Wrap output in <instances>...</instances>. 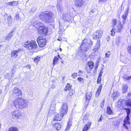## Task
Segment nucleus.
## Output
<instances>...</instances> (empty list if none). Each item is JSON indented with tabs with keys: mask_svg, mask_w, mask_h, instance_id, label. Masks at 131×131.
<instances>
[{
	"mask_svg": "<svg viewBox=\"0 0 131 131\" xmlns=\"http://www.w3.org/2000/svg\"><path fill=\"white\" fill-rule=\"evenodd\" d=\"M54 14L53 13L46 11L40 14L39 17L40 19L46 23H49L54 21Z\"/></svg>",
	"mask_w": 131,
	"mask_h": 131,
	"instance_id": "obj_1",
	"label": "nucleus"
},
{
	"mask_svg": "<svg viewBox=\"0 0 131 131\" xmlns=\"http://www.w3.org/2000/svg\"><path fill=\"white\" fill-rule=\"evenodd\" d=\"M14 105L16 108H27L29 104L28 101L25 99H18L13 102Z\"/></svg>",
	"mask_w": 131,
	"mask_h": 131,
	"instance_id": "obj_2",
	"label": "nucleus"
},
{
	"mask_svg": "<svg viewBox=\"0 0 131 131\" xmlns=\"http://www.w3.org/2000/svg\"><path fill=\"white\" fill-rule=\"evenodd\" d=\"M93 44V42L90 39H84L80 46L81 52H83L87 51L91 48Z\"/></svg>",
	"mask_w": 131,
	"mask_h": 131,
	"instance_id": "obj_3",
	"label": "nucleus"
},
{
	"mask_svg": "<svg viewBox=\"0 0 131 131\" xmlns=\"http://www.w3.org/2000/svg\"><path fill=\"white\" fill-rule=\"evenodd\" d=\"M36 27H39L38 29V33L40 34L45 36L48 33V28L43 25L42 23H37Z\"/></svg>",
	"mask_w": 131,
	"mask_h": 131,
	"instance_id": "obj_4",
	"label": "nucleus"
},
{
	"mask_svg": "<svg viewBox=\"0 0 131 131\" xmlns=\"http://www.w3.org/2000/svg\"><path fill=\"white\" fill-rule=\"evenodd\" d=\"M24 47L29 49H35L37 48V45L35 41L31 40L30 41H28L25 42Z\"/></svg>",
	"mask_w": 131,
	"mask_h": 131,
	"instance_id": "obj_5",
	"label": "nucleus"
},
{
	"mask_svg": "<svg viewBox=\"0 0 131 131\" xmlns=\"http://www.w3.org/2000/svg\"><path fill=\"white\" fill-rule=\"evenodd\" d=\"M37 41L39 46L40 47H43L46 45V40L41 36H39Z\"/></svg>",
	"mask_w": 131,
	"mask_h": 131,
	"instance_id": "obj_6",
	"label": "nucleus"
},
{
	"mask_svg": "<svg viewBox=\"0 0 131 131\" xmlns=\"http://www.w3.org/2000/svg\"><path fill=\"white\" fill-rule=\"evenodd\" d=\"M68 107L66 103H63L60 110V113L63 115H66L67 113Z\"/></svg>",
	"mask_w": 131,
	"mask_h": 131,
	"instance_id": "obj_7",
	"label": "nucleus"
},
{
	"mask_svg": "<svg viewBox=\"0 0 131 131\" xmlns=\"http://www.w3.org/2000/svg\"><path fill=\"white\" fill-rule=\"evenodd\" d=\"M22 51L21 48H19L18 50H14L12 51L11 54V57L14 58L17 57L18 54L19 53Z\"/></svg>",
	"mask_w": 131,
	"mask_h": 131,
	"instance_id": "obj_8",
	"label": "nucleus"
},
{
	"mask_svg": "<svg viewBox=\"0 0 131 131\" xmlns=\"http://www.w3.org/2000/svg\"><path fill=\"white\" fill-rule=\"evenodd\" d=\"M13 118L15 119H17L21 117V114L17 111H14L12 112Z\"/></svg>",
	"mask_w": 131,
	"mask_h": 131,
	"instance_id": "obj_9",
	"label": "nucleus"
},
{
	"mask_svg": "<svg viewBox=\"0 0 131 131\" xmlns=\"http://www.w3.org/2000/svg\"><path fill=\"white\" fill-rule=\"evenodd\" d=\"M4 20L5 22H7L8 25H10L12 22V20L11 16H8L7 15L4 16Z\"/></svg>",
	"mask_w": 131,
	"mask_h": 131,
	"instance_id": "obj_10",
	"label": "nucleus"
},
{
	"mask_svg": "<svg viewBox=\"0 0 131 131\" xmlns=\"http://www.w3.org/2000/svg\"><path fill=\"white\" fill-rule=\"evenodd\" d=\"M73 2L75 5L78 7H81L84 3L82 0H74Z\"/></svg>",
	"mask_w": 131,
	"mask_h": 131,
	"instance_id": "obj_11",
	"label": "nucleus"
},
{
	"mask_svg": "<svg viewBox=\"0 0 131 131\" xmlns=\"http://www.w3.org/2000/svg\"><path fill=\"white\" fill-rule=\"evenodd\" d=\"M102 33L103 32L101 30L97 31L94 33L93 38L95 39V38H101Z\"/></svg>",
	"mask_w": 131,
	"mask_h": 131,
	"instance_id": "obj_12",
	"label": "nucleus"
},
{
	"mask_svg": "<svg viewBox=\"0 0 131 131\" xmlns=\"http://www.w3.org/2000/svg\"><path fill=\"white\" fill-rule=\"evenodd\" d=\"M13 92L14 93V95L15 94L18 96L21 95L22 94L21 92L19 89L17 88H15L13 90Z\"/></svg>",
	"mask_w": 131,
	"mask_h": 131,
	"instance_id": "obj_13",
	"label": "nucleus"
},
{
	"mask_svg": "<svg viewBox=\"0 0 131 131\" xmlns=\"http://www.w3.org/2000/svg\"><path fill=\"white\" fill-rule=\"evenodd\" d=\"M63 116V115L61 114L60 112L59 113L56 114L54 117L53 120L54 121H60Z\"/></svg>",
	"mask_w": 131,
	"mask_h": 131,
	"instance_id": "obj_14",
	"label": "nucleus"
},
{
	"mask_svg": "<svg viewBox=\"0 0 131 131\" xmlns=\"http://www.w3.org/2000/svg\"><path fill=\"white\" fill-rule=\"evenodd\" d=\"M63 16L62 19V18L61 19L62 20L63 19L64 21H68L71 18L70 14L68 13H65L64 14Z\"/></svg>",
	"mask_w": 131,
	"mask_h": 131,
	"instance_id": "obj_15",
	"label": "nucleus"
},
{
	"mask_svg": "<svg viewBox=\"0 0 131 131\" xmlns=\"http://www.w3.org/2000/svg\"><path fill=\"white\" fill-rule=\"evenodd\" d=\"M61 125L58 123H56L52 125V127L54 130H59L60 129Z\"/></svg>",
	"mask_w": 131,
	"mask_h": 131,
	"instance_id": "obj_16",
	"label": "nucleus"
},
{
	"mask_svg": "<svg viewBox=\"0 0 131 131\" xmlns=\"http://www.w3.org/2000/svg\"><path fill=\"white\" fill-rule=\"evenodd\" d=\"M124 123L123 124V126L127 130L128 129V127L127 125H129L130 123L129 122V119L127 120L126 119H124Z\"/></svg>",
	"mask_w": 131,
	"mask_h": 131,
	"instance_id": "obj_17",
	"label": "nucleus"
},
{
	"mask_svg": "<svg viewBox=\"0 0 131 131\" xmlns=\"http://www.w3.org/2000/svg\"><path fill=\"white\" fill-rule=\"evenodd\" d=\"M124 109L126 110L127 114V115L125 119H126L127 120L129 119H130L129 115L131 112V109L130 108H124Z\"/></svg>",
	"mask_w": 131,
	"mask_h": 131,
	"instance_id": "obj_18",
	"label": "nucleus"
},
{
	"mask_svg": "<svg viewBox=\"0 0 131 131\" xmlns=\"http://www.w3.org/2000/svg\"><path fill=\"white\" fill-rule=\"evenodd\" d=\"M129 9V7L128 6L126 8V10L124 14L122 16L123 19H126Z\"/></svg>",
	"mask_w": 131,
	"mask_h": 131,
	"instance_id": "obj_19",
	"label": "nucleus"
},
{
	"mask_svg": "<svg viewBox=\"0 0 131 131\" xmlns=\"http://www.w3.org/2000/svg\"><path fill=\"white\" fill-rule=\"evenodd\" d=\"M14 30H12L8 34L6 37L5 39L6 40H9L10 39L14 34Z\"/></svg>",
	"mask_w": 131,
	"mask_h": 131,
	"instance_id": "obj_20",
	"label": "nucleus"
},
{
	"mask_svg": "<svg viewBox=\"0 0 131 131\" xmlns=\"http://www.w3.org/2000/svg\"><path fill=\"white\" fill-rule=\"evenodd\" d=\"M91 124V122H89L86 124L82 129L83 131H87L90 128V125Z\"/></svg>",
	"mask_w": 131,
	"mask_h": 131,
	"instance_id": "obj_21",
	"label": "nucleus"
},
{
	"mask_svg": "<svg viewBox=\"0 0 131 131\" xmlns=\"http://www.w3.org/2000/svg\"><path fill=\"white\" fill-rule=\"evenodd\" d=\"M88 64L90 69H92L93 68L94 66V63L93 61H90L88 62Z\"/></svg>",
	"mask_w": 131,
	"mask_h": 131,
	"instance_id": "obj_22",
	"label": "nucleus"
},
{
	"mask_svg": "<svg viewBox=\"0 0 131 131\" xmlns=\"http://www.w3.org/2000/svg\"><path fill=\"white\" fill-rule=\"evenodd\" d=\"M71 85H70V84L69 83H68L64 89V90L65 91H67L70 90L71 87Z\"/></svg>",
	"mask_w": 131,
	"mask_h": 131,
	"instance_id": "obj_23",
	"label": "nucleus"
},
{
	"mask_svg": "<svg viewBox=\"0 0 131 131\" xmlns=\"http://www.w3.org/2000/svg\"><path fill=\"white\" fill-rule=\"evenodd\" d=\"M92 96V93L91 92L88 93L86 96V98L87 100L89 101L91 97Z\"/></svg>",
	"mask_w": 131,
	"mask_h": 131,
	"instance_id": "obj_24",
	"label": "nucleus"
},
{
	"mask_svg": "<svg viewBox=\"0 0 131 131\" xmlns=\"http://www.w3.org/2000/svg\"><path fill=\"white\" fill-rule=\"evenodd\" d=\"M127 86L126 84H123V86L122 92L123 93H125L127 90Z\"/></svg>",
	"mask_w": 131,
	"mask_h": 131,
	"instance_id": "obj_25",
	"label": "nucleus"
},
{
	"mask_svg": "<svg viewBox=\"0 0 131 131\" xmlns=\"http://www.w3.org/2000/svg\"><path fill=\"white\" fill-rule=\"evenodd\" d=\"M67 126L64 131H67L70 128V127L71 125V123L69 121H68L67 123Z\"/></svg>",
	"mask_w": 131,
	"mask_h": 131,
	"instance_id": "obj_26",
	"label": "nucleus"
},
{
	"mask_svg": "<svg viewBox=\"0 0 131 131\" xmlns=\"http://www.w3.org/2000/svg\"><path fill=\"white\" fill-rule=\"evenodd\" d=\"M57 8L58 11L62 12L63 11L62 5L61 4L60 5L58 4L57 5Z\"/></svg>",
	"mask_w": 131,
	"mask_h": 131,
	"instance_id": "obj_27",
	"label": "nucleus"
},
{
	"mask_svg": "<svg viewBox=\"0 0 131 131\" xmlns=\"http://www.w3.org/2000/svg\"><path fill=\"white\" fill-rule=\"evenodd\" d=\"M107 113L109 115L112 114L113 112L110 106H108L107 107Z\"/></svg>",
	"mask_w": 131,
	"mask_h": 131,
	"instance_id": "obj_28",
	"label": "nucleus"
},
{
	"mask_svg": "<svg viewBox=\"0 0 131 131\" xmlns=\"http://www.w3.org/2000/svg\"><path fill=\"white\" fill-rule=\"evenodd\" d=\"M122 26L121 24V21H119V24L118 26V32H121L122 31Z\"/></svg>",
	"mask_w": 131,
	"mask_h": 131,
	"instance_id": "obj_29",
	"label": "nucleus"
},
{
	"mask_svg": "<svg viewBox=\"0 0 131 131\" xmlns=\"http://www.w3.org/2000/svg\"><path fill=\"white\" fill-rule=\"evenodd\" d=\"M8 131H18V130L17 127H10Z\"/></svg>",
	"mask_w": 131,
	"mask_h": 131,
	"instance_id": "obj_30",
	"label": "nucleus"
},
{
	"mask_svg": "<svg viewBox=\"0 0 131 131\" xmlns=\"http://www.w3.org/2000/svg\"><path fill=\"white\" fill-rule=\"evenodd\" d=\"M36 10V8L35 7H33L32 8L31 10L29 11V13L30 14H33L34 13L35 10Z\"/></svg>",
	"mask_w": 131,
	"mask_h": 131,
	"instance_id": "obj_31",
	"label": "nucleus"
},
{
	"mask_svg": "<svg viewBox=\"0 0 131 131\" xmlns=\"http://www.w3.org/2000/svg\"><path fill=\"white\" fill-rule=\"evenodd\" d=\"M58 60V58L57 57H55L53 60V66L55 65L57 62V61Z\"/></svg>",
	"mask_w": 131,
	"mask_h": 131,
	"instance_id": "obj_32",
	"label": "nucleus"
},
{
	"mask_svg": "<svg viewBox=\"0 0 131 131\" xmlns=\"http://www.w3.org/2000/svg\"><path fill=\"white\" fill-rule=\"evenodd\" d=\"M126 106H129L131 107V100L127 101L125 103Z\"/></svg>",
	"mask_w": 131,
	"mask_h": 131,
	"instance_id": "obj_33",
	"label": "nucleus"
},
{
	"mask_svg": "<svg viewBox=\"0 0 131 131\" xmlns=\"http://www.w3.org/2000/svg\"><path fill=\"white\" fill-rule=\"evenodd\" d=\"M111 31V35L112 36H114L115 35V33L116 32V31L115 28H113Z\"/></svg>",
	"mask_w": 131,
	"mask_h": 131,
	"instance_id": "obj_34",
	"label": "nucleus"
},
{
	"mask_svg": "<svg viewBox=\"0 0 131 131\" xmlns=\"http://www.w3.org/2000/svg\"><path fill=\"white\" fill-rule=\"evenodd\" d=\"M18 4V2L16 1L10 2L8 3V4L9 5L12 6L16 5Z\"/></svg>",
	"mask_w": 131,
	"mask_h": 131,
	"instance_id": "obj_35",
	"label": "nucleus"
},
{
	"mask_svg": "<svg viewBox=\"0 0 131 131\" xmlns=\"http://www.w3.org/2000/svg\"><path fill=\"white\" fill-rule=\"evenodd\" d=\"M96 46H95V49L93 50V52H96V51L100 47V45L99 44L97 43L96 44Z\"/></svg>",
	"mask_w": 131,
	"mask_h": 131,
	"instance_id": "obj_36",
	"label": "nucleus"
},
{
	"mask_svg": "<svg viewBox=\"0 0 131 131\" xmlns=\"http://www.w3.org/2000/svg\"><path fill=\"white\" fill-rule=\"evenodd\" d=\"M57 83L55 82H53L52 84L50 86L52 89L55 88L57 85Z\"/></svg>",
	"mask_w": 131,
	"mask_h": 131,
	"instance_id": "obj_37",
	"label": "nucleus"
},
{
	"mask_svg": "<svg viewBox=\"0 0 131 131\" xmlns=\"http://www.w3.org/2000/svg\"><path fill=\"white\" fill-rule=\"evenodd\" d=\"M104 100H103L101 102L100 105V107L101 108H103L104 104Z\"/></svg>",
	"mask_w": 131,
	"mask_h": 131,
	"instance_id": "obj_38",
	"label": "nucleus"
},
{
	"mask_svg": "<svg viewBox=\"0 0 131 131\" xmlns=\"http://www.w3.org/2000/svg\"><path fill=\"white\" fill-rule=\"evenodd\" d=\"M77 80L80 82L81 83H83V79L81 77H79L77 78Z\"/></svg>",
	"mask_w": 131,
	"mask_h": 131,
	"instance_id": "obj_39",
	"label": "nucleus"
},
{
	"mask_svg": "<svg viewBox=\"0 0 131 131\" xmlns=\"http://www.w3.org/2000/svg\"><path fill=\"white\" fill-rule=\"evenodd\" d=\"M40 57H38V56H37V57L35 58L34 59L35 62L38 63L40 60Z\"/></svg>",
	"mask_w": 131,
	"mask_h": 131,
	"instance_id": "obj_40",
	"label": "nucleus"
},
{
	"mask_svg": "<svg viewBox=\"0 0 131 131\" xmlns=\"http://www.w3.org/2000/svg\"><path fill=\"white\" fill-rule=\"evenodd\" d=\"M117 93L116 92H115L113 93L112 95V97L114 99H115V97L117 96V95L116 94H117Z\"/></svg>",
	"mask_w": 131,
	"mask_h": 131,
	"instance_id": "obj_41",
	"label": "nucleus"
},
{
	"mask_svg": "<svg viewBox=\"0 0 131 131\" xmlns=\"http://www.w3.org/2000/svg\"><path fill=\"white\" fill-rule=\"evenodd\" d=\"M102 86V84H101L98 87L97 91L101 92Z\"/></svg>",
	"mask_w": 131,
	"mask_h": 131,
	"instance_id": "obj_42",
	"label": "nucleus"
},
{
	"mask_svg": "<svg viewBox=\"0 0 131 131\" xmlns=\"http://www.w3.org/2000/svg\"><path fill=\"white\" fill-rule=\"evenodd\" d=\"M77 73H74L72 75V77L74 79H75L77 76Z\"/></svg>",
	"mask_w": 131,
	"mask_h": 131,
	"instance_id": "obj_43",
	"label": "nucleus"
},
{
	"mask_svg": "<svg viewBox=\"0 0 131 131\" xmlns=\"http://www.w3.org/2000/svg\"><path fill=\"white\" fill-rule=\"evenodd\" d=\"M127 50L128 52L131 54V46H128L127 48Z\"/></svg>",
	"mask_w": 131,
	"mask_h": 131,
	"instance_id": "obj_44",
	"label": "nucleus"
},
{
	"mask_svg": "<svg viewBox=\"0 0 131 131\" xmlns=\"http://www.w3.org/2000/svg\"><path fill=\"white\" fill-rule=\"evenodd\" d=\"M88 119V117L86 116H84L83 117V122H85V121Z\"/></svg>",
	"mask_w": 131,
	"mask_h": 131,
	"instance_id": "obj_45",
	"label": "nucleus"
},
{
	"mask_svg": "<svg viewBox=\"0 0 131 131\" xmlns=\"http://www.w3.org/2000/svg\"><path fill=\"white\" fill-rule=\"evenodd\" d=\"M101 77H98L97 81V84H99L101 82Z\"/></svg>",
	"mask_w": 131,
	"mask_h": 131,
	"instance_id": "obj_46",
	"label": "nucleus"
},
{
	"mask_svg": "<svg viewBox=\"0 0 131 131\" xmlns=\"http://www.w3.org/2000/svg\"><path fill=\"white\" fill-rule=\"evenodd\" d=\"M100 92L99 91H97V92L96 93V95H95V96H96V97H98L99 96L100 94Z\"/></svg>",
	"mask_w": 131,
	"mask_h": 131,
	"instance_id": "obj_47",
	"label": "nucleus"
},
{
	"mask_svg": "<svg viewBox=\"0 0 131 131\" xmlns=\"http://www.w3.org/2000/svg\"><path fill=\"white\" fill-rule=\"evenodd\" d=\"M69 94L70 96H71L73 94V90H71L69 92Z\"/></svg>",
	"mask_w": 131,
	"mask_h": 131,
	"instance_id": "obj_48",
	"label": "nucleus"
},
{
	"mask_svg": "<svg viewBox=\"0 0 131 131\" xmlns=\"http://www.w3.org/2000/svg\"><path fill=\"white\" fill-rule=\"evenodd\" d=\"M19 15L18 14H16V16L15 17V18L16 19H18L19 18Z\"/></svg>",
	"mask_w": 131,
	"mask_h": 131,
	"instance_id": "obj_49",
	"label": "nucleus"
},
{
	"mask_svg": "<svg viewBox=\"0 0 131 131\" xmlns=\"http://www.w3.org/2000/svg\"><path fill=\"white\" fill-rule=\"evenodd\" d=\"M107 0H99V1L100 2L105 3L106 2Z\"/></svg>",
	"mask_w": 131,
	"mask_h": 131,
	"instance_id": "obj_50",
	"label": "nucleus"
},
{
	"mask_svg": "<svg viewBox=\"0 0 131 131\" xmlns=\"http://www.w3.org/2000/svg\"><path fill=\"white\" fill-rule=\"evenodd\" d=\"M113 23L114 24V25H116V19H114L113 20Z\"/></svg>",
	"mask_w": 131,
	"mask_h": 131,
	"instance_id": "obj_51",
	"label": "nucleus"
},
{
	"mask_svg": "<svg viewBox=\"0 0 131 131\" xmlns=\"http://www.w3.org/2000/svg\"><path fill=\"white\" fill-rule=\"evenodd\" d=\"M84 72L83 71H82L81 70H80L79 71V72H78V73H79V74H82L83 73V72ZM79 76H80V74H79Z\"/></svg>",
	"mask_w": 131,
	"mask_h": 131,
	"instance_id": "obj_52",
	"label": "nucleus"
},
{
	"mask_svg": "<svg viewBox=\"0 0 131 131\" xmlns=\"http://www.w3.org/2000/svg\"><path fill=\"white\" fill-rule=\"evenodd\" d=\"M110 55L109 54H107V53H106L105 54V57L106 58H108L110 57Z\"/></svg>",
	"mask_w": 131,
	"mask_h": 131,
	"instance_id": "obj_53",
	"label": "nucleus"
},
{
	"mask_svg": "<svg viewBox=\"0 0 131 131\" xmlns=\"http://www.w3.org/2000/svg\"><path fill=\"white\" fill-rule=\"evenodd\" d=\"M102 72H103L101 71H100V72L99 74V77H101L102 75Z\"/></svg>",
	"mask_w": 131,
	"mask_h": 131,
	"instance_id": "obj_54",
	"label": "nucleus"
},
{
	"mask_svg": "<svg viewBox=\"0 0 131 131\" xmlns=\"http://www.w3.org/2000/svg\"><path fill=\"white\" fill-rule=\"evenodd\" d=\"M96 11V10L95 9H93L91 10V12L93 13H95Z\"/></svg>",
	"mask_w": 131,
	"mask_h": 131,
	"instance_id": "obj_55",
	"label": "nucleus"
},
{
	"mask_svg": "<svg viewBox=\"0 0 131 131\" xmlns=\"http://www.w3.org/2000/svg\"><path fill=\"white\" fill-rule=\"evenodd\" d=\"M126 20V19H123V24H124L125 23Z\"/></svg>",
	"mask_w": 131,
	"mask_h": 131,
	"instance_id": "obj_56",
	"label": "nucleus"
},
{
	"mask_svg": "<svg viewBox=\"0 0 131 131\" xmlns=\"http://www.w3.org/2000/svg\"><path fill=\"white\" fill-rule=\"evenodd\" d=\"M130 79H131V76H129V77H127V80H129Z\"/></svg>",
	"mask_w": 131,
	"mask_h": 131,
	"instance_id": "obj_57",
	"label": "nucleus"
},
{
	"mask_svg": "<svg viewBox=\"0 0 131 131\" xmlns=\"http://www.w3.org/2000/svg\"><path fill=\"white\" fill-rule=\"evenodd\" d=\"M102 115L101 116V117L100 118L99 120V122L101 121L102 120Z\"/></svg>",
	"mask_w": 131,
	"mask_h": 131,
	"instance_id": "obj_58",
	"label": "nucleus"
},
{
	"mask_svg": "<svg viewBox=\"0 0 131 131\" xmlns=\"http://www.w3.org/2000/svg\"><path fill=\"white\" fill-rule=\"evenodd\" d=\"M26 67L27 68H29V69H30L31 67V66L29 65L27 66Z\"/></svg>",
	"mask_w": 131,
	"mask_h": 131,
	"instance_id": "obj_59",
	"label": "nucleus"
},
{
	"mask_svg": "<svg viewBox=\"0 0 131 131\" xmlns=\"http://www.w3.org/2000/svg\"><path fill=\"white\" fill-rule=\"evenodd\" d=\"M62 39L61 38H59L57 39L58 40H59V41H61L62 40Z\"/></svg>",
	"mask_w": 131,
	"mask_h": 131,
	"instance_id": "obj_60",
	"label": "nucleus"
},
{
	"mask_svg": "<svg viewBox=\"0 0 131 131\" xmlns=\"http://www.w3.org/2000/svg\"><path fill=\"white\" fill-rule=\"evenodd\" d=\"M52 105H51V106L50 107V110H51L52 109Z\"/></svg>",
	"mask_w": 131,
	"mask_h": 131,
	"instance_id": "obj_61",
	"label": "nucleus"
},
{
	"mask_svg": "<svg viewBox=\"0 0 131 131\" xmlns=\"http://www.w3.org/2000/svg\"><path fill=\"white\" fill-rule=\"evenodd\" d=\"M61 62L63 64V61L62 60V61H61Z\"/></svg>",
	"mask_w": 131,
	"mask_h": 131,
	"instance_id": "obj_62",
	"label": "nucleus"
},
{
	"mask_svg": "<svg viewBox=\"0 0 131 131\" xmlns=\"http://www.w3.org/2000/svg\"><path fill=\"white\" fill-rule=\"evenodd\" d=\"M65 79V77H63V78H62V79L63 80H64V79Z\"/></svg>",
	"mask_w": 131,
	"mask_h": 131,
	"instance_id": "obj_63",
	"label": "nucleus"
},
{
	"mask_svg": "<svg viewBox=\"0 0 131 131\" xmlns=\"http://www.w3.org/2000/svg\"><path fill=\"white\" fill-rule=\"evenodd\" d=\"M107 54H110V52H107Z\"/></svg>",
	"mask_w": 131,
	"mask_h": 131,
	"instance_id": "obj_64",
	"label": "nucleus"
}]
</instances>
